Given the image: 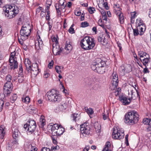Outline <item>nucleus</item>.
<instances>
[{
	"instance_id": "nucleus-1",
	"label": "nucleus",
	"mask_w": 151,
	"mask_h": 151,
	"mask_svg": "<svg viewBox=\"0 0 151 151\" xmlns=\"http://www.w3.org/2000/svg\"><path fill=\"white\" fill-rule=\"evenodd\" d=\"M106 63L100 58L96 60L91 65L92 69L98 73L102 74L105 72Z\"/></svg>"
},
{
	"instance_id": "nucleus-2",
	"label": "nucleus",
	"mask_w": 151,
	"mask_h": 151,
	"mask_svg": "<svg viewBox=\"0 0 151 151\" xmlns=\"http://www.w3.org/2000/svg\"><path fill=\"white\" fill-rule=\"evenodd\" d=\"M93 38L89 36H86L82 39L80 41V45L84 50H90L93 48L95 45Z\"/></svg>"
},
{
	"instance_id": "nucleus-3",
	"label": "nucleus",
	"mask_w": 151,
	"mask_h": 151,
	"mask_svg": "<svg viewBox=\"0 0 151 151\" xmlns=\"http://www.w3.org/2000/svg\"><path fill=\"white\" fill-rule=\"evenodd\" d=\"M138 118L139 115L136 111H131L125 115V122L127 124L133 125L138 122Z\"/></svg>"
},
{
	"instance_id": "nucleus-4",
	"label": "nucleus",
	"mask_w": 151,
	"mask_h": 151,
	"mask_svg": "<svg viewBox=\"0 0 151 151\" xmlns=\"http://www.w3.org/2000/svg\"><path fill=\"white\" fill-rule=\"evenodd\" d=\"M128 91L129 95L130 93H131V96H129L128 99L124 96H122L119 97L120 100L123 103V104L124 105H128L130 103L131 100L132 99L133 97V96L135 94H137V96L138 95L137 90L133 86H130L129 88Z\"/></svg>"
},
{
	"instance_id": "nucleus-5",
	"label": "nucleus",
	"mask_w": 151,
	"mask_h": 151,
	"mask_svg": "<svg viewBox=\"0 0 151 151\" xmlns=\"http://www.w3.org/2000/svg\"><path fill=\"white\" fill-rule=\"evenodd\" d=\"M47 97L50 101L59 102L62 100V96L56 90H52L49 91L47 93Z\"/></svg>"
},
{
	"instance_id": "nucleus-6",
	"label": "nucleus",
	"mask_w": 151,
	"mask_h": 151,
	"mask_svg": "<svg viewBox=\"0 0 151 151\" xmlns=\"http://www.w3.org/2000/svg\"><path fill=\"white\" fill-rule=\"evenodd\" d=\"M31 32V30L29 25L27 24L23 25L20 31L21 39L25 40L27 39Z\"/></svg>"
},
{
	"instance_id": "nucleus-7",
	"label": "nucleus",
	"mask_w": 151,
	"mask_h": 151,
	"mask_svg": "<svg viewBox=\"0 0 151 151\" xmlns=\"http://www.w3.org/2000/svg\"><path fill=\"white\" fill-rule=\"evenodd\" d=\"M124 134V131L122 129H120L118 127H114L113 128L112 134V138L115 139H121L122 138Z\"/></svg>"
},
{
	"instance_id": "nucleus-8",
	"label": "nucleus",
	"mask_w": 151,
	"mask_h": 151,
	"mask_svg": "<svg viewBox=\"0 0 151 151\" xmlns=\"http://www.w3.org/2000/svg\"><path fill=\"white\" fill-rule=\"evenodd\" d=\"M57 36L53 37L52 38V41L53 42H55V44L53 45V52L55 55H60L61 53L63 52V50L60 48L58 44V41L57 39Z\"/></svg>"
},
{
	"instance_id": "nucleus-9",
	"label": "nucleus",
	"mask_w": 151,
	"mask_h": 151,
	"mask_svg": "<svg viewBox=\"0 0 151 151\" xmlns=\"http://www.w3.org/2000/svg\"><path fill=\"white\" fill-rule=\"evenodd\" d=\"M36 127L35 122L34 120H30L24 125V128L27 129L28 134H32L35 131Z\"/></svg>"
},
{
	"instance_id": "nucleus-10",
	"label": "nucleus",
	"mask_w": 151,
	"mask_h": 151,
	"mask_svg": "<svg viewBox=\"0 0 151 151\" xmlns=\"http://www.w3.org/2000/svg\"><path fill=\"white\" fill-rule=\"evenodd\" d=\"M81 132L84 136H86L90 134V129L88 123H85L81 125Z\"/></svg>"
},
{
	"instance_id": "nucleus-11",
	"label": "nucleus",
	"mask_w": 151,
	"mask_h": 151,
	"mask_svg": "<svg viewBox=\"0 0 151 151\" xmlns=\"http://www.w3.org/2000/svg\"><path fill=\"white\" fill-rule=\"evenodd\" d=\"M110 80L112 88L114 89L118 86L119 82L118 76L116 72L113 73L110 77Z\"/></svg>"
},
{
	"instance_id": "nucleus-12",
	"label": "nucleus",
	"mask_w": 151,
	"mask_h": 151,
	"mask_svg": "<svg viewBox=\"0 0 151 151\" xmlns=\"http://www.w3.org/2000/svg\"><path fill=\"white\" fill-rule=\"evenodd\" d=\"M12 83L10 82L5 83L3 91L4 93L5 96H9L12 91Z\"/></svg>"
},
{
	"instance_id": "nucleus-13",
	"label": "nucleus",
	"mask_w": 151,
	"mask_h": 151,
	"mask_svg": "<svg viewBox=\"0 0 151 151\" xmlns=\"http://www.w3.org/2000/svg\"><path fill=\"white\" fill-rule=\"evenodd\" d=\"M31 71L28 72L31 73L35 76H37L40 72L38 68V65L37 63H33L32 67L31 66Z\"/></svg>"
},
{
	"instance_id": "nucleus-14",
	"label": "nucleus",
	"mask_w": 151,
	"mask_h": 151,
	"mask_svg": "<svg viewBox=\"0 0 151 151\" xmlns=\"http://www.w3.org/2000/svg\"><path fill=\"white\" fill-rule=\"evenodd\" d=\"M58 125L57 124H53L52 123L50 124L48 126V129L51 130L52 134L53 136H55L57 128H58Z\"/></svg>"
},
{
	"instance_id": "nucleus-15",
	"label": "nucleus",
	"mask_w": 151,
	"mask_h": 151,
	"mask_svg": "<svg viewBox=\"0 0 151 151\" xmlns=\"http://www.w3.org/2000/svg\"><path fill=\"white\" fill-rule=\"evenodd\" d=\"M17 9V10H19L18 8L16 6L14 5H7L6 7V10L4 11L5 13L11 12H14L16 11V10Z\"/></svg>"
},
{
	"instance_id": "nucleus-16",
	"label": "nucleus",
	"mask_w": 151,
	"mask_h": 151,
	"mask_svg": "<svg viewBox=\"0 0 151 151\" xmlns=\"http://www.w3.org/2000/svg\"><path fill=\"white\" fill-rule=\"evenodd\" d=\"M72 47L70 42L66 41L64 50H63V54H67L70 52L72 50Z\"/></svg>"
},
{
	"instance_id": "nucleus-17",
	"label": "nucleus",
	"mask_w": 151,
	"mask_h": 151,
	"mask_svg": "<svg viewBox=\"0 0 151 151\" xmlns=\"http://www.w3.org/2000/svg\"><path fill=\"white\" fill-rule=\"evenodd\" d=\"M15 10L16 11L14 12H11L5 13L6 16L9 19H12L19 12V10H17V9Z\"/></svg>"
},
{
	"instance_id": "nucleus-18",
	"label": "nucleus",
	"mask_w": 151,
	"mask_h": 151,
	"mask_svg": "<svg viewBox=\"0 0 151 151\" xmlns=\"http://www.w3.org/2000/svg\"><path fill=\"white\" fill-rule=\"evenodd\" d=\"M39 37V39L36 40L35 43V48L37 50L41 49L43 46V42L40 36Z\"/></svg>"
},
{
	"instance_id": "nucleus-19",
	"label": "nucleus",
	"mask_w": 151,
	"mask_h": 151,
	"mask_svg": "<svg viewBox=\"0 0 151 151\" xmlns=\"http://www.w3.org/2000/svg\"><path fill=\"white\" fill-rule=\"evenodd\" d=\"M120 70L122 71L123 74L124 75L125 73H129L131 71V67L129 65L126 67L122 66L120 67Z\"/></svg>"
},
{
	"instance_id": "nucleus-20",
	"label": "nucleus",
	"mask_w": 151,
	"mask_h": 151,
	"mask_svg": "<svg viewBox=\"0 0 151 151\" xmlns=\"http://www.w3.org/2000/svg\"><path fill=\"white\" fill-rule=\"evenodd\" d=\"M44 117V116L41 115L40 118L39 122H38L40 127L42 128H43L46 124L45 120Z\"/></svg>"
},
{
	"instance_id": "nucleus-21",
	"label": "nucleus",
	"mask_w": 151,
	"mask_h": 151,
	"mask_svg": "<svg viewBox=\"0 0 151 151\" xmlns=\"http://www.w3.org/2000/svg\"><path fill=\"white\" fill-rule=\"evenodd\" d=\"M24 64L27 71L30 72L31 71V67L32 66L31 61L28 58L26 59L24 61Z\"/></svg>"
},
{
	"instance_id": "nucleus-22",
	"label": "nucleus",
	"mask_w": 151,
	"mask_h": 151,
	"mask_svg": "<svg viewBox=\"0 0 151 151\" xmlns=\"http://www.w3.org/2000/svg\"><path fill=\"white\" fill-rule=\"evenodd\" d=\"M116 14L118 15L120 23H123L124 22V17L121 11H117L116 12Z\"/></svg>"
},
{
	"instance_id": "nucleus-23",
	"label": "nucleus",
	"mask_w": 151,
	"mask_h": 151,
	"mask_svg": "<svg viewBox=\"0 0 151 151\" xmlns=\"http://www.w3.org/2000/svg\"><path fill=\"white\" fill-rule=\"evenodd\" d=\"M10 64L9 65V68L11 70H14V69L18 67V63L17 60H15L13 62H9Z\"/></svg>"
},
{
	"instance_id": "nucleus-24",
	"label": "nucleus",
	"mask_w": 151,
	"mask_h": 151,
	"mask_svg": "<svg viewBox=\"0 0 151 151\" xmlns=\"http://www.w3.org/2000/svg\"><path fill=\"white\" fill-rule=\"evenodd\" d=\"M64 132V128L62 127V126L58 125V128L56 132V134L55 136H60Z\"/></svg>"
},
{
	"instance_id": "nucleus-25",
	"label": "nucleus",
	"mask_w": 151,
	"mask_h": 151,
	"mask_svg": "<svg viewBox=\"0 0 151 151\" xmlns=\"http://www.w3.org/2000/svg\"><path fill=\"white\" fill-rule=\"evenodd\" d=\"M67 107V104L66 101H63L59 105V108L60 110L63 111Z\"/></svg>"
},
{
	"instance_id": "nucleus-26",
	"label": "nucleus",
	"mask_w": 151,
	"mask_h": 151,
	"mask_svg": "<svg viewBox=\"0 0 151 151\" xmlns=\"http://www.w3.org/2000/svg\"><path fill=\"white\" fill-rule=\"evenodd\" d=\"M98 39L99 42H100L103 45H105L107 43V40L103 36L99 37Z\"/></svg>"
},
{
	"instance_id": "nucleus-27",
	"label": "nucleus",
	"mask_w": 151,
	"mask_h": 151,
	"mask_svg": "<svg viewBox=\"0 0 151 151\" xmlns=\"http://www.w3.org/2000/svg\"><path fill=\"white\" fill-rule=\"evenodd\" d=\"M0 137L3 139L5 133V127L4 125H1L0 126Z\"/></svg>"
},
{
	"instance_id": "nucleus-28",
	"label": "nucleus",
	"mask_w": 151,
	"mask_h": 151,
	"mask_svg": "<svg viewBox=\"0 0 151 151\" xmlns=\"http://www.w3.org/2000/svg\"><path fill=\"white\" fill-rule=\"evenodd\" d=\"M138 55L140 57V59L141 60V59H143L145 58H146L147 57H148L149 55L147 54L146 53L142 51H139L138 52Z\"/></svg>"
},
{
	"instance_id": "nucleus-29",
	"label": "nucleus",
	"mask_w": 151,
	"mask_h": 151,
	"mask_svg": "<svg viewBox=\"0 0 151 151\" xmlns=\"http://www.w3.org/2000/svg\"><path fill=\"white\" fill-rule=\"evenodd\" d=\"M137 27L140 33V35H142L145 29V26L144 25L137 26Z\"/></svg>"
},
{
	"instance_id": "nucleus-30",
	"label": "nucleus",
	"mask_w": 151,
	"mask_h": 151,
	"mask_svg": "<svg viewBox=\"0 0 151 151\" xmlns=\"http://www.w3.org/2000/svg\"><path fill=\"white\" fill-rule=\"evenodd\" d=\"M72 117L73 118V120L76 122L79 120L81 118L80 114L77 113H74L72 114Z\"/></svg>"
},
{
	"instance_id": "nucleus-31",
	"label": "nucleus",
	"mask_w": 151,
	"mask_h": 151,
	"mask_svg": "<svg viewBox=\"0 0 151 151\" xmlns=\"http://www.w3.org/2000/svg\"><path fill=\"white\" fill-rule=\"evenodd\" d=\"M15 52H12L9 59V62L12 63L15 60H17L16 57L15 56Z\"/></svg>"
},
{
	"instance_id": "nucleus-32",
	"label": "nucleus",
	"mask_w": 151,
	"mask_h": 151,
	"mask_svg": "<svg viewBox=\"0 0 151 151\" xmlns=\"http://www.w3.org/2000/svg\"><path fill=\"white\" fill-rule=\"evenodd\" d=\"M64 67L63 66H59L57 65L55 67V69L56 72L60 74L63 70Z\"/></svg>"
},
{
	"instance_id": "nucleus-33",
	"label": "nucleus",
	"mask_w": 151,
	"mask_h": 151,
	"mask_svg": "<svg viewBox=\"0 0 151 151\" xmlns=\"http://www.w3.org/2000/svg\"><path fill=\"white\" fill-rule=\"evenodd\" d=\"M110 143L109 142H106L105 145V147L103 149V151H111L110 149Z\"/></svg>"
},
{
	"instance_id": "nucleus-34",
	"label": "nucleus",
	"mask_w": 151,
	"mask_h": 151,
	"mask_svg": "<svg viewBox=\"0 0 151 151\" xmlns=\"http://www.w3.org/2000/svg\"><path fill=\"white\" fill-rule=\"evenodd\" d=\"M94 127L96 129V132L97 133H100L101 131V126L98 123H95L94 124Z\"/></svg>"
},
{
	"instance_id": "nucleus-35",
	"label": "nucleus",
	"mask_w": 151,
	"mask_h": 151,
	"mask_svg": "<svg viewBox=\"0 0 151 151\" xmlns=\"http://www.w3.org/2000/svg\"><path fill=\"white\" fill-rule=\"evenodd\" d=\"M150 59L149 56L148 55V57H147L146 58L142 59H141V61L143 63L144 65H146L148 63Z\"/></svg>"
},
{
	"instance_id": "nucleus-36",
	"label": "nucleus",
	"mask_w": 151,
	"mask_h": 151,
	"mask_svg": "<svg viewBox=\"0 0 151 151\" xmlns=\"http://www.w3.org/2000/svg\"><path fill=\"white\" fill-rule=\"evenodd\" d=\"M13 132V137L15 139L16 137H17L19 135V131L17 129H14V130L12 129Z\"/></svg>"
},
{
	"instance_id": "nucleus-37",
	"label": "nucleus",
	"mask_w": 151,
	"mask_h": 151,
	"mask_svg": "<svg viewBox=\"0 0 151 151\" xmlns=\"http://www.w3.org/2000/svg\"><path fill=\"white\" fill-rule=\"evenodd\" d=\"M22 100L23 102L26 104L29 103L30 101V99L29 96L23 97L22 98Z\"/></svg>"
},
{
	"instance_id": "nucleus-38",
	"label": "nucleus",
	"mask_w": 151,
	"mask_h": 151,
	"mask_svg": "<svg viewBox=\"0 0 151 151\" xmlns=\"http://www.w3.org/2000/svg\"><path fill=\"white\" fill-rule=\"evenodd\" d=\"M143 21L139 18L137 19L136 22V26L144 25Z\"/></svg>"
},
{
	"instance_id": "nucleus-39",
	"label": "nucleus",
	"mask_w": 151,
	"mask_h": 151,
	"mask_svg": "<svg viewBox=\"0 0 151 151\" xmlns=\"http://www.w3.org/2000/svg\"><path fill=\"white\" fill-rule=\"evenodd\" d=\"M55 8L57 11V12L58 14L60 13L62 9L63 8L62 7H61L60 6V5L59 4H56Z\"/></svg>"
},
{
	"instance_id": "nucleus-40",
	"label": "nucleus",
	"mask_w": 151,
	"mask_h": 151,
	"mask_svg": "<svg viewBox=\"0 0 151 151\" xmlns=\"http://www.w3.org/2000/svg\"><path fill=\"white\" fill-rule=\"evenodd\" d=\"M17 96L16 94H14L10 98L11 102L12 103H14L17 99Z\"/></svg>"
},
{
	"instance_id": "nucleus-41",
	"label": "nucleus",
	"mask_w": 151,
	"mask_h": 151,
	"mask_svg": "<svg viewBox=\"0 0 151 151\" xmlns=\"http://www.w3.org/2000/svg\"><path fill=\"white\" fill-rule=\"evenodd\" d=\"M115 11V12L117 11H121L122 9L120 8V6L119 4H115L114 6Z\"/></svg>"
},
{
	"instance_id": "nucleus-42",
	"label": "nucleus",
	"mask_w": 151,
	"mask_h": 151,
	"mask_svg": "<svg viewBox=\"0 0 151 151\" xmlns=\"http://www.w3.org/2000/svg\"><path fill=\"white\" fill-rule=\"evenodd\" d=\"M85 109L86 110L87 113L88 114L92 115L93 113V110L91 108H87L86 109L85 108Z\"/></svg>"
},
{
	"instance_id": "nucleus-43",
	"label": "nucleus",
	"mask_w": 151,
	"mask_h": 151,
	"mask_svg": "<svg viewBox=\"0 0 151 151\" xmlns=\"http://www.w3.org/2000/svg\"><path fill=\"white\" fill-rule=\"evenodd\" d=\"M65 2V0H59L58 3L63 9H64L65 6V5L64 4Z\"/></svg>"
},
{
	"instance_id": "nucleus-44",
	"label": "nucleus",
	"mask_w": 151,
	"mask_h": 151,
	"mask_svg": "<svg viewBox=\"0 0 151 151\" xmlns=\"http://www.w3.org/2000/svg\"><path fill=\"white\" fill-rule=\"evenodd\" d=\"M131 16L132 18V21L133 20V19H134V18L137 17V13L136 12L134 11V12H131Z\"/></svg>"
},
{
	"instance_id": "nucleus-45",
	"label": "nucleus",
	"mask_w": 151,
	"mask_h": 151,
	"mask_svg": "<svg viewBox=\"0 0 151 151\" xmlns=\"http://www.w3.org/2000/svg\"><path fill=\"white\" fill-rule=\"evenodd\" d=\"M88 11L90 14H92L94 13L96 10L94 7H90L88 8Z\"/></svg>"
},
{
	"instance_id": "nucleus-46",
	"label": "nucleus",
	"mask_w": 151,
	"mask_h": 151,
	"mask_svg": "<svg viewBox=\"0 0 151 151\" xmlns=\"http://www.w3.org/2000/svg\"><path fill=\"white\" fill-rule=\"evenodd\" d=\"M74 26V24L72 25L68 29V31L71 34H73L75 32V31L74 30V28H73V27Z\"/></svg>"
},
{
	"instance_id": "nucleus-47",
	"label": "nucleus",
	"mask_w": 151,
	"mask_h": 151,
	"mask_svg": "<svg viewBox=\"0 0 151 151\" xmlns=\"http://www.w3.org/2000/svg\"><path fill=\"white\" fill-rule=\"evenodd\" d=\"M133 30L134 36H136L139 34V30L137 28V27H136V28L133 29Z\"/></svg>"
},
{
	"instance_id": "nucleus-48",
	"label": "nucleus",
	"mask_w": 151,
	"mask_h": 151,
	"mask_svg": "<svg viewBox=\"0 0 151 151\" xmlns=\"http://www.w3.org/2000/svg\"><path fill=\"white\" fill-rule=\"evenodd\" d=\"M81 27H86L89 26V24L86 22H82L81 24Z\"/></svg>"
},
{
	"instance_id": "nucleus-49",
	"label": "nucleus",
	"mask_w": 151,
	"mask_h": 151,
	"mask_svg": "<svg viewBox=\"0 0 151 151\" xmlns=\"http://www.w3.org/2000/svg\"><path fill=\"white\" fill-rule=\"evenodd\" d=\"M98 24L102 27H104V24L101 19H100L98 22Z\"/></svg>"
},
{
	"instance_id": "nucleus-50",
	"label": "nucleus",
	"mask_w": 151,
	"mask_h": 151,
	"mask_svg": "<svg viewBox=\"0 0 151 151\" xmlns=\"http://www.w3.org/2000/svg\"><path fill=\"white\" fill-rule=\"evenodd\" d=\"M12 79V77L11 75H7L6 77V80L7 81V82H11V81Z\"/></svg>"
},
{
	"instance_id": "nucleus-51",
	"label": "nucleus",
	"mask_w": 151,
	"mask_h": 151,
	"mask_svg": "<svg viewBox=\"0 0 151 151\" xmlns=\"http://www.w3.org/2000/svg\"><path fill=\"white\" fill-rule=\"evenodd\" d=\"M59 148L58 146L56 145L55 146H53L51 147V149L52 151H55L56 150H58Z\"/></svg>"
},
{
	"instance_id": "nucleus-52",
	"label": "nucleus",
	"mask_w": 151,
	"mask_h": 151,
	"mask_svg": "<svg viewBox=\"0 0 151 151\" xmlns=\"http://www.w3.org/2000/svg\"><path fill=\"white\" fill-rule=\"evenodd\" d=\"M149 119H150L147 118L144 119L142 121L143 123L147 125Z\"/></svg>"
},
{
	"instance_id": "nucleus-53",
	"label": "nucleus",
	"mask_w": 151,
	"mask_h": 151,
	"mask_svg": "<svg viewBox=\"0 0 151 151\" xmlns=\"http://www.w3.org/2000/svg\"><path fill=\"white\" fill-rule=\"evenodd\" d=\"M4 101L2 100H0V112L1 111L2 107L4 105Z\"/></svg>"
},
{
	"instance_id": "nucleus-54",
	"label": "nucleus",
	"mask_w": 151,
	"mask_h": 151,
	"mask_svg": "<svg viewBox=\"0 0 151 151\" xmlns=\"http://www.w3.org/2000/svg\"><path fill=\"white\" fill-rule=\"evenodd\" d=\"M32 147V145L31 144H29L26 146L25 149L27 151H30Z\"/></svg>"
},
{
	"instance_id": "nucleus-55",
	"label": "nucleus",
	"mask_w": 151,
	"mask_h": 151,
	"mask_svg": "<svg viewBox=\"0 0 151 151\" xmlns=\"http://www.w3.org/2000/svg\"><path fill=\"white\" fill-rule=\"evenodd\" d=\"M53 60H52L49 63L48 65V67L49 68L51 69L53 67Z\"/></svg>"
},
{
	"instance_id": "nucleus-56",
	"label": "nucleus",
	"mask_w": 151,
	"mask_h": 151,
	"mask_svg": "<svg viewBox=\"0 0 151 151\" xmlns=\"http://www.w3.org/2000/svg\"><path fill=\"white\" fill-rule=\"evenodd\" d=\"M18 142L16 140H14L12 142V146L14 147L15 145H18Z\"/></svg>"
},
{
	"instance_id": "nucleus-57",
	"label": "nucleus",
	"mask_w": 151,
	"mask_h": 151,
	"mask_svg": "<svg viewBox=\"0 0 151 151\" xmlns=\"http://www.w3.org/2000/svg\"><path fill=\"white\" fill-rule=\"evenodd\" d=\"M18 81L19 83H22L24 80V78L22 76H19L18 77Z\"/></svg>"
},
{
	"instance_id": "nucleus-58",
	"label": "nucleus",
	"mask_w": 151,
	"mask_h": 151,
	"mask_svg": "<svg viewBox=\"0 0 151 151\" xmlns=\"http://www.w3.org/2000/svg\"><path fill=\"white\" fill-rule=\"evenodd\" d=\"M19 72L21 73H23V71L22 65L21 64H20L19 65Z\"/></svg>"
},
{
	"instance_id": "nucleus-59",
	"label": "nucleus",
	"mask_w": 151,
	"mask_h": 151,
	"mask_svg": "<svg viewBox=\"0 0 151 151\" xmlns=\"http://www.w3.org/2000/svg\"><path fill=\"white\" fill-rule=\"evenodd\" d=\"M37 149L36 147L34 146H33L32 145V148L30 151H37Z\"/></svg>"
},
{
	"instance_id": "nucleus-60",
	"label": "nucleus",
	"mask_w": 151,
	"mask_h": 151,
	"mask_svg": "<svg viewBox=\"0 0 151 151\" xmlns=\"http://www.w3.org/2000/svg\"><path fill=\"white\" fill-rule=\"evenodd\" d=\"M50 76V74L48 73H47V72H45L44 74V77L45 78H47L48 76Z\"/></svg>"
},
{
	"instance_id": "nucleus-61",
	"label": "nucleus",
	"mask_w": 151,
	"mask_h": 151,
	"mask_svg": "<svg viewBox=\"0 0 151 151\" xmlns=\"http://www.w3.org/2000/svg\"><path fill=\"white\" fill-rule=\"evenodd\" d=\"M108 117V113L107 114H105L104 113L103 114V119L105 120L107 119V117Z\"/></svg>"
},
{
	"instance_id": "nucleus-62",
	"label": "nucleus",
	"mask_w": 151,
	"mask_h": 151,
	"mask_svg": "<svg viewBox=\"0 0 151 151\" xmlns=\"http://www.w3.org/2000/svg\"><path fill=\"white\" fill-rule=\"evenodd\" d=\"M90 148V146L89 145H86L83 149V151H88Z\"/></svg>"
},
{
	"instance_id": "nucleus-63",
	"label": "nucleus",
	"mask_w": 151,
	"mask_h": 151,
	"mask_svg": "<svg viewBox=\"0 0 151 151\" xmlns=\"http://www.w3.org/2000/svg\"><path fill=\"white\" fill-rule=\"evenodd\" d=\"M143 72L144 73H149V71L148 70V68H145L144 69Z\"/></svg>"
},
{
	"instance_id": "nucleus-64",
	"label": "nucleus",
	"mask_w": 151,
	"mask_h": 151,
	"mask_svg": "<svg viewBox=\"0 0 151 151\" xmlns=\"http://www.w3.org/2000/svg\"><path fill=\"white\" fill-rule=\"evenodd\" d=\"M41 151H51L50 149L47 147H43Z\"/></svg>"
}]
</instances>
